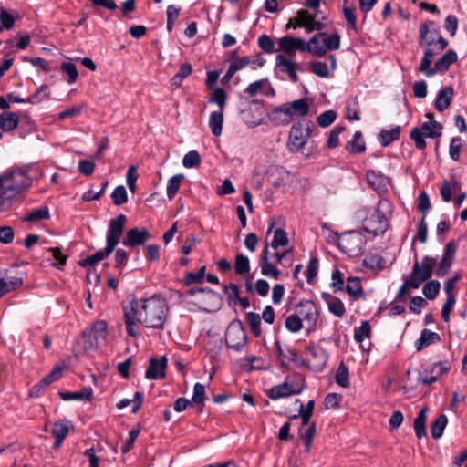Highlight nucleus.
I'll return each mask as SVG.
<instances>
[{"instance_id": "5701e85b", "label": "nucleus", "mask_w": 467, "mask_h": 467, "mask_svg": "<svg viewBox=\"0 0 467 467\" xmlns=\"http://www.w3.org/2000/svg\"><path fill=\"white\" fill-rule=\"evenodd\" d=\"M167 358L165 356L160 358H151L150 359L149 367L145 372V377L148 379H161L165 377L167 368Z\"/></svg>"}, {"instance_id": "8fccbe9b", "label": "nucleus", "mask_w": 467, "mask_h": 467, "mask_svg": "<svg viewBox=\"0 0 467 467\" xmlns=\"http://www.w3.org/2000/svg\"><path fill=\"white\" fill-rule=\"evenodd\" d=\"M285 327L290 332L296 333L303 327V322L297 314H292L286 317Z\"/></svg>"}, {"instance_id": "cd10ccee", "label": "nucleus", "mask_w": 467, "mask_h": 467, "mask_svg": "<svg viewBox=\"0 0 467 467\" xmlns=\"http://www.w3.org/2000/svg\"><path fill=\"white\" fill-rule=\"evenodd\" d=\"M268 253L269 244H266L259 259L261 274L265 276H271L275 280H277L280 275V271L269 261Z\"/></svg>"}, {"instance_id": "e2e57ef3", "label": "nucleus", "mask_w": 467, "mask_h": 467, "mask_svg": "<svg viewBox=\"0 0 467 467\" xmlns=\"http://www.w3.org/2000/svg\"><path fill=\"white\" fill-rule=\"evenodd\" d=\"M462 142L460 138H452L450 142L449 153L452 160L458 161L460 158Z\"/></svg>"}, {"instance_id": "4be33fe9", "label": "nucleus", "mask_w": 467, "mask_h": 467, "mask_svg": "<svg viewBox=\"0 0 467 467\" xmlns=\"http://www.w3.org/2000/svg\"><path fill=\"white\" fill-rule=\"evenodd\" d=\"M150 237V232L146 228H132L126 233L122 244L126 247H135L144 244Z\"/></svg>"}, {"instance_id": "2f4dec72", "label": "nucleus", "mask_w": 467, "mask_h": 467, "mask_svg": "<svg viewBox=\"0 0 467 467\" xmlns=\"http://www.w3.org/2000/svg\"><path fill=\"white\" fill-rule=\"evenodd\" d=\"M269 118L275 125H287L292 121L285 104L274 109L270 112Z\"/></svg>"}, {"instance_id": "49530a36", "label": "nucleus", "mask_w": 467, "mask_h": 467, "mask_svg": "<svg viewBox=\"0 0 467 467\" xmlns=\"http://www.w3.org/2000/svg\"><path fill=\"white\" fill-rule=\"evenodd\" d=\"M49 218V210L47 206H43L37 209H35L28 213L25 217V221L26 222H38L41 220H46Z\"/></svg>"}, {"instance_id": "72a5a7b5", "label": "nucleus", "mask_w": 467, "mask_h": 467, "mask_svg": "<svg viewBox=\"0 0 467 467\" xmlns=\"http://www.w3.org/2000/svg\"><path fill=\"white\" fill-rule=\"evenodd\" d=\"M440 340V336L429 329H423L420 337L415 342V348L417 351L422 350L424 348Z\"/></svg>"}, {"instance_id": "7c9ffc66", "label": "nucleus", "mask_w": 467, "mask_h": 467, "mask_svg": "<svg viewBox=\"0 0 467 467\" xmlns=\"http://www.w3.org/2000/svg\"><path fill=\"white\" fill-rule=\"evenodd\" d=\"M453 96V88L451 87H445L441 88L437 95L435 101V108L438 111L442 112L449 108Z\"/></svg>"}, {"instance_id": "338daca9", "label": "nucleus", "mask_w": 467, "mask_h": 467, "mask_svg": "<svg viewBox=\"0 0 467 467\" xmlns=\"http://www.w3.org/2000/svg\"><path fill=\"white\" fill-rule=\"evenodd\" d=\"M206 398L205 394V387L204 385L201 383H195L193 387V394H192V402L197 404L203 403L204 400Z\"/></svg>"}, {"instance_id": "bb28decb", "label": "nucleus", "mask_w": 467, "mask_h": 467, "mask_svg": "<svg viewBox=\"0 0 467 467\" xmlns=\"http://www.w3.org/2000/svg\"><path fill=\"white\" fill-rule=\"evenodd\" d=\"M456 253V247L452 242L447 244L443 251L442 258L439 264V268L436 272L438 276H443L447 274L451 266Z\"/></svg>"}, {"instance_id": "a19ab883", "label": "nucleus", "mask_w": 467, "mask_h": 467, "mask_svg": "<svg viewBox=\"0 0 467 467\" xmlns=\"http://www.w3.org/2000/svg\"><path fill=\"white\" fill-rule=\"evenodd\" d=\"M427 420V409H422L420 410L418 416L414 420V431L415 434L419 439H421L423 436H425V422Z\"/></svg>"}, {"instance_id": "ddd939ff", "label": "nucleus", "mask_w": 467, "mask_h": 467, "mask_svg": "<svg viewBox=\"0 0 467 467\" xmlns=\"http://www.w3.org/2000/svg\"><path fill=\"white\" fill-rule=\"evenodd\" d=\"M228 348L240 351L247 342V336L240 324L232 323L225 334Z\"/></svg>"}, {"instance_id": "4c0bfd02", "label": "nucleus", "mask_w": 467, "mask_h": 467, "mask_svg": "<svg viewBox=\"0 0 467 467\" xmlns=\"http://www.w3.org/2000/svg\"><path fill=\"white\" fill-rule=\"evenodd\" d=\"M367 180L368 184L376 190L385 187L389 182V179L380 171H368L367 172Z\"/></svg>"}, {"instance_id": "6e6552de", "label": "nucleus", "mask_w": 467, "mask_h": 467, "mask_svg": "<svg viewBox=\"0 0 467 467\" xmlns=\"http://www.w3.org/2000/svg\"><path fill=\"white\" fill-rule=\"evenodd\" d=\"M435 265L436 259L430 256H424L420 263L416 261L408 278L410 288L417 289L427 281L431 276Z\"/></svg>"}, {"instance_id": "0e129e2a", "label": "nucleus", "mask_w": 467, "mask_h": 467, "mask_svg": "<svg viewBox=\"0 0 467 467\" xmlns=\"http://www.w3.org/2000/svg\"><path fill=\"white\" fill-rule=\"evenodd\" d=\"M319 263L317 257H312L306 268V279L308 283H312L318 272Z\"/></svg>"}, {"instance_id": "ea45409f", "label": "nucleus", "mask_w": 467, "mask_h": 467, "mask_svg": "<svg viewBox=\"0 0 467 467\" xmlns=\"http://www.w3.org/2000/svg\"><path fill=\"white\" fill-rule=\"evenodd\" d=\"M347 150L351 153H362L366 150V145L362 140V133L356 131L352 140L348 142Z\"/></svg>"}, {"instance_id": "aec40b11", "label": "nucleus", "mask_w": 467, "mask_h": 467, "mask_svg": "<svg viewBox=\"0 0 467 467\" xmlns=\"http://www.w3.org/2000/svg\"><path fill=\"white\" fill-rule=\"evenodd\" d=\"M363 239L358 234H348L339 239L340 248L351 256L359 254L362 251Z\"/></svg>"}, {"instance_id": "13d9d810", "label": "nucleus", "mask_w": 467, "mask_h": 467, "mask_svg": "<svg viewBox=\"0 0 467 467\" xmlns=\"http://www.w3.org/2000/svg\"><path fill=\"white\" fill-rule=\"evenodd\" d=\"M369 335L370 326L367 321L362 322L361 326L354 330V338L358 342H362L365 338L369 337Z\"/></svg>"}, {"instance_id": "052dcab7", "label": "nucleus", "mask_w": 467, "mask_h": 467, "mask_svg": "<svg viewBox=\"0 0 467 467\" xmlns=\"http://www.w3.org/2000/svg\"><path fill=\"white\" fill-rule=\"evenodd\" d=\"M337 114L334 110H327L317 117V123L320 127L327 128L336 119Z\"/></svg>"}, {"instance_id": "864d4df0", "label": "nucleus", "mask_w": 467, "mask_h": 467, "mask_svg": "<svg viewBox=\"0 0 467 467\" xmlns=\"http://www.w3.org/2000/svg\"><path fill=\"white\" fill-rule=\"evenodd\" d=\"M336 382L343 388H347L349 385L348 380V368L341 363L337 370L336 377H335Z\"/></svg>"}, {"instance_id": "a18cd8bd", "label": "nucleus", "mask_w": 467, "mask_h": 467, "mask_svg": "<svg viewBox=\"0 0 467 467\" xmlns=\"http://www.w3.org/2000/svg\"><path fill=\"white\" fill-rule=\"evenodd\" d=\"M234 270L237 275H244L250 271V261L246 255L238 254L235 256Z\"/></svg>"}, {"instance_id": "c85d7f7f", "label": "nucleus", "mask_w": 467, "mask_h": 467, "mask_svg": "<svg viewBox=\"0 0 467 467\" xmlns=\"http://www.w3.org/2000/svg\"><path fill=\"white\" fill-rule=\"evenodd\" d=\"M285 106L289 112L292 120L296 118L305 117L309 112V104L304 99L285 103Z\"/></svg>"}, {"instance_id": "20e7f679", "label": "nucleus", "mask_w": 467, "mask_h": 467, "mask_svg": "<svg viewBox=\"0 0 467 467\" xmlns=\"http://www.w3.org/2000/svg\"><path fill=\"white\" fill-rule=\"evenodd\" d=\"M126 222L127 217L124 214H119L116 218L110 220L107 232L106 247L84 259L81 262V265H94L109 256L119 243Z\"/></svg>"}, {"instance_id": "6e6d98bb", "label": "nucleus", "mask_w": 467, "mask_h": 467, "mask_svg": "<svg viewBox=\"0 0 467 467\" xmlns=\"http://www.w3.org/2000/svg\"><path fill=\"white\" fill-rule=\"evenodd\" d=\"M61 70L68 76L67 82L73 84L77 81L78 77V69L75 64L71 62H63L60 66Z\"/></svg>"}, {"instance_id": "37998d69", "label": "nucleus", "mask_w": 467, "mask_h": 467, "mask_svg": "<svg viewBox=\"0 0 467 467\" xmlns=\"http://www.w3.org/2000/svg\"><path fill=\"white\" fill-rule=\"evenodd\" d=\"M182 179L183 175L181 173L169 179L167 183V197L170 201L172 200L178 192Z\"/></svg>"}, {"instance_id": "58836bf2", "label": "nucleus", "mask_w": 467, "mask_h": 467, "mask_svg": "<svg viewBox=\"0 0 467 467\" xmlns=\"http://www.w3.org/2000/svg\"><path fill=\"white\" fill-rule=\"evenodd\" d=\"M223 111H213L209 117V128L214 136H220L223 130Z\"/></svg>"}, {"instance_id": "dca6fc26", "label": "nucleus", "mask_w": 467, "mask_h": 467, "mask_svg": "<svg viewBox=\"0 0 467 467\" xmlns=\"http://www.w3.org/2000/svg\"><path fill=\"white\" fill-rule=\"evenodd\" d=\"M317 18V14H310L307 10L301 9L295 17L294 28L304 27L307 32L319 31L324 28V24Z\"/></svg>"}, {"instance_id": "2eb2a0df", "label": "nucleus", "mask_w": 467, "mask_h": 467, "mask_svg": "<svg viewBox=\"0 0 467 467\" xmlns=\"http://www.w3.org/2000/svg\"><path fill=\"white\" fill-rule=\"evenodd\" d=\"M192 303L202 310L212 312L219 307L220 296L209 288H202Z\"/></svg>"}, {"instance_id": "c03bdc74", "label": "nucleus", "mask_w": 467, "mask_h": 467, "mask_svg": "<svg viewBox=\"0 0 467 467\" xmlns=\"http://www.w3.org/2000/svg\"><path fill=\"white\" fill-rule=\"evenodd\" d=\"M92 396V390L90 389H86L80 391H73V392H60V397L64 400H90Z\"/></svg>"}, {"instance_id": "1a4fd4ad", "label": "nucleus", "mask_w": 467, "mask_h": 467, "mask_svg": "<svg viewBox=\"0 0 467 467\" xmlns=\"http://www.w3.org/2000/svg\"><path fill=\"white\" fill-rule=\"evenodd\" d=\"M387 202L380 201L379 206L364 221V229L379 235L384 234L388 229V220L383 213V209L388 207Z\"/></svg>"}, {"instance_id": "e433bc0d", "label": "nucleus", "mask_w": 467, "mask_h": 467, "mask_svg": "<svg viewBox=\"0 0 467 467\" xmlns=\"http://www.w3.org/2000/svg\"><path fill=\"white\" fill-rule=\"evenodd\" d=\"M386 261L379 254H367L363 259V265L367 268L381 271L385 268Z\"/></svg>"}, {"instance_id": "a211bd4d", "label": "nucleus", "mask_w": 467, "mask_h": 467, "mask_svg": "<svg viewBox=\"0 0 467 467\" xmlns=\"http://www.w3.org/2000/svg\"><path fill=\"white\" fill-rule=\"evenodd\" d=\"M306 352L310 356L308 359L309 367L316 371L322 370L328 360L327 350L321 346L310 345L306 348Z\"/></svg>"}, {"instance_id": "69168bd1", "label": "nucleus", "mask_w": 467, "mask_h": 467, "mask_svg": "<svg viewBox=\"0 0 467 467\" xmlns=\"http://www.w3.org/2000/svg\"><path fill=\"white\" fill-rule=\"evenodd\" d=\"M311 71L317 77L327 78L329 75V70L326 63L317 61L310 65Z\"/></svg>"}, {"instance_id": "09e8293b", "label": "nucleus", "mask_w": 467, "mask_h": 467, "mask_svg": "<svg viewBox=\"0 0 467 467\" xmlns=\"http://www.w3.org/2000/svg\"><path fill=\"white\" fill-rule=\"evenodd\" d=\"M329 311L337 317H342L346 313L343 302L337 297H331L327 300Z\"/></svg>"}, {"instance_id": "680f3d73", "label": "nucleus", "mask_w": 467, "mask_h": 467, "mask_svg": "<svg viewBox=\"0 0 467 467\" xmlns=\"http://www.w3.org/2000/svg\"><path fill=\"white\" fill-rule=\"evenodd\" d=\"M201 161L200 155L196 150H192L186 153L182 160V164L186 168H193Z\"/></svg>"}, {"instance_id": "5fc2aeb1", "label": "nucleus", "mask_w": 467, "mask_h": 467, "mask_svg": "<svg viewBox=\"0 0 467 467\" xmlns=\"http://www.w3.org/2000/svg\"><path fill=\"white\" fill-rule=\"evenodd\" d=\"M112 202L116 205H121L128 202L127 191L124 186L116 187L111 193Z\"/></svg>"}, {"instance_id": "6ab92c4d", "label": "nucleus", "mask_w": 467, "mask_h": 467, "mask_svg": "<svg viewBox=\"0 0 467 467\" xmlns=\"http://www.w3.org/2000/svg\"><path fill=\"white\" fill-rule=\"evenodd\" d=\"M266 181L275 188L285 186L295 176L282 167L272 166L265 171Z\"/></svg>"}, {"instance_id": "9b49d317", "label": "nucleus", "mask_w": 467, "mask_h": 467, "mask_svg": "<svg viewBox=\"0 0 467 467\" xmlns=\"http://www.w3.org/2000/svg\"><path fill=\"white\" fill-rule=\"evenodd\" d=\"M289 241L287 238L286 233L281 228H277L274 231V238L272 243L269 244V247H272L275 250V257L276 262L280 264H285V265L289 266L292 264V259H287L289 254L288 246Z\"/></svg>"}, {"instance_id": "4468645a", "label": "nucleus", "mask_w": 467, "mask_h": 467, "mask_svg": "<svg viewBox=\"0 0 467 467\" xmlns=\"http://www.w3.org/2000/svg\"><path fill=\"white\" fill-rule=\"evenodd\" d=\"M265 114L264 107L254 101L241 111V118L248 127L254 128L263 123Z\"/></svg>"}, {"instance_id": "3c124183", "label": "nucleus", "mask_w": 467, "mask_h": 467, "mask_svg": "<svg viewBox=\"0 0 467 467\" xmlns=\"http://www.w3.org/2000/svg\"><path fill=\"white\" fill-rule=\"evenodd\" d=\"M400 136V128H393L389 130H381L379 134V140L382 146H389L391 142L396 140Z\"/></svg>"}, {"instance_id": "f257e3e1", "label": "nucleus", "mask_w": 467, "mask_h": 467, "mask_svg": "<svg viewBox=\"0 0 467 467\" xmlns=\"http://www.w3.org/2000/svg\"><path fill=\"white\" fill-rule=\"evenodd\" d=\"M127 334L134 338L140 335L139 324L147 328L163 329L169 317V306L161 296L132 298L123 306Z\"/></svg>"}, {"instance_id": "412c9836", "label": "nucleus", "mask_w": 467, "mask_h": 467, "mask_svg": "<svg viewBox=\"0 0 467 467\" xmlns=\"http://www.w3.org/2000/svg\"><path fill=\"white\" fill-rule=\"evenodd\" d=\"M299 65L285 55L279 54L275 57V69L288 76L289 79L296 83L299 80L296 73Z\"/></svg>"}, {"instance_id": "a878e982", "label": "nucleus", "mask_w": 467, "mask_h": 467, "mask_svg": "<svg viewBox=\"0 0 467 467\" xmlns=\"http://www.w3.org/2000/svg\"><path fill=\"white\" fill-rule=\"evenodd\" d=\"M448 372V367L445 363L438 362L432 364L430 368L426 369L421 376V382L424 385H431L436 382L441 376Z\"/></svg>"}, {"instance_id": "774afa93", "label": "nucleus", "mask_w": 467, "mask_h": 467, "mask_svg": "<svg viewBox=\"0 0 467 467\" xmlns=\"http://www.w3.org/2000/svg\"><path fill=\"white\" fill-rule=\"evenodd\" d=\"M82 111V106L81 105H75L71 108H68L65 109L64 111L60 112L57 116V119L63 120L69 118H75L80 115Z\"/></svg>"}, {"instance_id": "7ed1b4c3", "label": "nucleus", "mask_w": 467, "mask_h": 467, "mask_svg": "<svg viewBox=\"0 0 467 467\" xmlns=\"http://www.w3.org/2000/svg\"><path fill=\"white\" fill-rule=\"evenodd\" d=\"M419 34V44L425 49L423 62L424 66L427 67L430 63V57L445 49L448 41L442 37L440 28L432 21L421 24Z\"/></svg>"}, {"instance_id": "603ef678", "label": "nucleus", "mask_w": 467, "mask_h": 467, "mask_svg": "<svg viewBox=\"0 0 467 467\" xmlns=\"http://www.w3.org/2000/svg\"><path fill=\"white\" fill-rule=\"evenodd\" d=\"M208 101L210 103H215L219 106L221 110L223 111V108L226 105V93L222 88H216L212 96L209 98Z\"/></svg>"}, {"instance_id": "f3484780", "label": "nucleus", "mask_w": 467, "mask_h": 467, "mask_svg": "<svg viewBox=\"0 0 467 467\" xmlns=\"http://www.w3.org/2000/svg\"><path fill=\"white\" fill-rule=\"evenodd\" d=\"M310 136V129L302 125L292 126L289 132L288 148L291 151L300 150Z\"/></svg>"}, {"instance_id": "c9c22d12", "label": "nucleus", "mask_w": 467, "mask_h": 467, "mask_svg": "<svg viewBox=\"0 0 467 467\" xmlns=\"http://www.w3.org/2000/svg\"><path fill=\"white\" fill-rule=\"evenodd\" d=\"M23 284V278L20 276H8L0 279V298Z\"/></svg>"}, {"instance_id": "393cba45", "label": "nucleus", "mask_w": 467, "mask_h": 467, "mask_svg": "<svg viewBox=\"0 0 467 467\" xmlns=\"http://www.w3.org/2000/svg\"><path fill=\"white\" fill-rule=\"evenodd\" d=\"M298 316L306 323L308 329H312L317 322V309L312 301H307L298 307Z\"/></svg>"}, {"instance_id": "9d476101", "label": "nucleus", "mask_w": 467, "mask_h": 467, "mask_svg": "<svg viewBox=\"0 0 467 467\" xmlns=\"http://www.w3.org/2000/svg\"><path fill=\"white\" fill-rule=\"evenodd\" d=\"M433 57H430V63L427 67L424 66L423 58L419 67V71L423 73L427 78L434 76L438 72H445L449 69L450 66L457 60V54L453 50H448L434 65L431 67Z\"/></svg>"}, {"instance_id": "423d86ee", "label": "nucleus", "mask_w": 467, "mask_h": 467, "mask_svg": "<svg viewBox=\"0 0 467 467\" xmlns=\"http://www.w3.org/2000/svg\"><path fill=\"white\" fill-rule=\"evenodd\" d=\"M307 52L317 57H323L327 51L337 50L340 47V36L337 33L327 35V33H317L314 35L308 42Z\"/></svg>"}, {"instance_id": "c756f323", "label": "nucleus", "mask_w": 467, "mask_h": 467, "mask_svg": "<svg viewBox=\"0 0 467 467\" xmlns=\"http://www.w3.org/2000/svg\"><path fill=\"white\" fill-rule=\"evenodd\" d=\"M19 124V116L13 111H5L0 114V129L3 131H12Z\"/></svg>"}, {"instance_id": "bf43d9fd", "label": "nucleus", "mask_w": 467, "mask_h": 467, "mask_svg": "<svg viewBox=\"0 0 467 467\" xmlns=\"http://www.w3.org/2000/svg\"><path fill=\"white\" fill-rule=\"evenodd\" d=\"M205 275V266H202L197 273H187L185 275V285H191L192 284H199L202 281Z\"/></svg>"}, {"instance_id": "f704fd0d", "label": "nucleus", "mask_w": 467, "mask_h": 467, "mask_svg": "<svg viewBox=\"0 0 467 467\" xmlns=\"http://www.w3.org/2000/svg\"><path fill=\"white\" fill-rule=\"evenodd\" d=\"M347 293L354 298H361L364 296V291L361 285V280L357 276H350L347 279Z\"/></svg>"}, {"instance_id": "b1692460", "label": "nucleus", "mask_w": 467, "mask_h": 467, "mask_svg": "<svg viewBox=\"0 0 467 467\" xmlns=\"http://www.w3.org/2000/svg\"><path fill=\"white\" fill-rule=\"evenodd\" d=\"M279 48L287 54L295 53L296 50L307 52L306 41L303 38L285 36L278 41Z\"/></svg>"}, {"instance_id": "0eeeda50", "label": "nucleus", "mask_w": 467, "mask_h": 467, "mask_svg": "<svg viewBox=\"0 0 467 467\" xmlns=\"http://www.w3.org/2000/svg\"><path fill=\"white\" fill-rule=\"evenodd\" d=\"M426 117L429 120L424 122L420 128H414L410 132L411 140L420 150H423L426 147L424 137L433 139L441 135L442 126L433 119V114L427 113Z\"/></svg>"}, {"instance_id": "473e14b6", "label": "nucleus", "mask_w": 467, "mask_h": 467, "mask_svg": "<svg viewBox=\"0 0 467 467\" xmlns=\"http://www.w3.org/2000/svg\"><path fill=\"white\" fill-rule=\"evenodd\" d=\"M69 430V421L61 420L54 423L52 434L56 438L54 448H58L64 439L67 436Z\"/></svg>"}, {"instance_id": "de8ad7c7", "label": "nucleus", "mask_w": 467, "mask_h": 467, "mask_svg": "<svg viewBox=\"0 0 467 467\" xmlns=\"http://www.w3.org/2000/svg\"><path fill=\"white\" fill-rule=\"evenodd\" d=\"M246 320L250 328L255 337L261 336V316L254 312H248L246 314Z\"/></svg>"}, {"instance_id": "79ce46f5", "label": "nucleus", "mask_w": 467, "mask_h": 467, "mask_svg": "<svg viewBox=\"0 0 467 467\" xmlns=\"http://www.w3.org/2000/svg\"><path fill=\"white\" fill-rule=\"evenodd\" d=\"M448 423L446 415H440L432 423L431 428V436L433 439H439L442 436L443 431Z\"/></svg>"}, {"instance_id": "f8f14e48", "label": "nucleus", "mask_w": 467, "mask_h": 467, "mask_svg": "<svg viewBox=\"0 0 467 467\" xmlns=\"http://www.w3.org/2000/svg\"><path fill=\"white\" fill-rule=\"evenodd\" d=\"M303 387L296 379L286 378L282 384L274 386L267 389L266 394L272 400L287 398L292 395H298L302 392Z\"/></svg>"}, {"instance_id": "f03ea898", "label": "nucleus", "mask_w": 467, "mask_h": 467, "mask_svg": "<svg viewBox=\"0 0 467 467\" xmlns=\"http://www.w3.org/2000/svg\"><path fill=\"white\" fill-rule=\"evenodd\" d=\"M33 169V167H29L10 170L0 175V189L2 190L0 197L7 201V208L10 207L13 198L31 186L30 172Z\"/></svg>"}, {"instance_id": "4d7b16f0", "label": "nucleus", "mask_w": 467, "mask_h": 467, "mask_svg": "<svg viewBox=\"0 0 467 467\" xmlns=\"http://www.w3.org/2000/svg\"><path fill=\"white\" fill-rule=\"evenodd\" d=\"M441 285L436 280H431L423 286V295L428 299H434L440 291Z\"/></svg>"}, {"instance_id": "39448f33", "label": "nucleus", "mask_w": 467, "mask_h": 467, "mask_svg": "<svg viewBox=\"0 0 467 467\" xmlns=\"http://www.w3.org/2000/svg\"><path fill=\"white\" fill-rule=\"evenodd\" d=\"M108 337L107 322L105 320H97L83 331L78 344L85 351L96 350L107 343Z\"/></svg>"}]
</instances>
